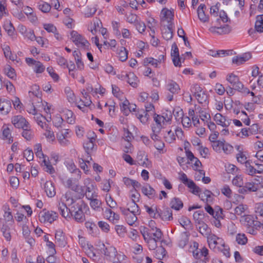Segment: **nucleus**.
I'll return each mask as SVG.
<instances>
[{
  "label": "nucleus",
  "mask_w": 263,
  "mask_h": 263,
  "mask_svg": "<svg viewBox=\"0 0 263 263\" xmlns=\"http://www.w3.org/2000/svg\"><path fill=\"white\" fill-rule=\"evenodd\" d=\"M0 229L6 240L10 241L11 239L10 228L2 222V218H0Z\"/></svg>",
  "instance_id": "b1692460"
},
{
  "label": "nucleus",
  "mask_w": 263,
  "mask_h": 263,
  "mask_svg": "<svg viewBox=\"0 0 263 263\" xmlns=\"http://www.w3.org/2000/svg\"><path fill=\"white\" fill-rule=\"evenodd\" d=\"M39 9L44 13H47L50 10L51 6L46 2H41L39 3Z\"/></svg>",
  "instance_id": "338daca9"
},
{
  "label": "nucleus",
  "mask_w": 263,
  "mask_h": 263,
  "mask_svg": "<svg viewBox=\"0 0 263 263\" xmlns=\"http://www.w3.org/2000/svg\"><path fill=\"white\" fill-rule=\"evenodd\" d=\"M191 91L194 93L199 103L202 104L206 102L208 96L199 85H194L191 88Z\"/></svg>",
  "instance_id": "6e6552de"
},
{
  "label": "nucleus",
  "mask_w": 263,
  "mask_h": 263,
  "mask_svg": "<svg viewBox=\"0 0 263 263\" xmlns=\"http://www.w3.org/2000/svg\"><path fill=\"white\" fill-rule=\"evenodd\" d=\"M95 142L92 141L86 140L83 143V147L88 155H90V153L95 149Z\"/></svg>",
  "instance_id": "79ce46f5"
},
{
  "label": "nucleus",
  "mask_w": 263,
  "mask_h": 263,
  "mask_svg": "<svg viewBox=\"0 0 263 263\" xmlns=\"http://www.w3.org/2000/svg\"><path fill=\"white\" fill-rule=\"evenodd\" d=\"M206 9V7L204 4H200L198 7L197 10V13L198 18L202 22H206L208 21L209 17L204 13V10Z\"/></svg>",
  "instance_id": "c756f323"
},
{
  "label": "nucleus",
  "mask_w": 263,
  "mask_h": 263,
  "mask_svg": "<svg viewBox=\"0 0 263 263\" xmlns=\"http://www.w3.org/2000/svg\"><path fill=\"white\" fill-rule=\"evenodd\" d=\"M240 222L246 227L248 233L255 235L256 229L260 224V222L255 220L254 217L250 215H244L241 217Z\"/></svg>",
  "instance_id": "7ed1b4c3"
},
{
  "label": "nucleus",
  "mask_w": 263,
  "mask_h": 263,
  "mask_svg": "<svg viewBox=\"0 0 263 263\" xmlns=\"http://www.w3.org/2000/svg\"><path fill=\"white\" fill-rule=\"evenodd\" d=\"M97 11L96 6H87L85 10L84 15L86 17H90L93 16Z\"/></svg>",
  "instance_id": "864d4df0"
},
{
  "label": "nucleus",
  "mask_w": 263,
  "mask_h": 263,
  "mask_svg": "<svg viewBox=\"0 0 263 263\" xmlns=\"http://www.w3.org/2000/svg\"><path fill=\"white\" fill-rule=\"evenodd\" d=\"M218 249L226 257H229L230 256V248L228 246L226 245L224 241H223V245L219 246L218 247Z\"/></svg>",
  "instance_id": "0e129e2a"
},
{
  "label": "nucleus",
  "mask_w": 263,
  "mask_h": 263,
  "mask_svg": "<svg viewBox=\"0 0 263 263\" xmlns=\"http://www.w3.org/2000/svg\"><path fill=\"white\" fill-rule=\"evenodd\" d=\"M116 252V250L114 247L110 246L105 248L104 245H103L102 253L109 258L115 257Z\"/></svg>",
  "instance_id": "f704fd0d"
},
{
  "label": "nucleus",
  "mask_w": 263,
  "mask_h": 263,
  "mask_svg": "<svg viewBox=\"0 0 263 263\" xmlns=\"http://www.w3.org/2000/svg\"><path fill=\"white\" fill-rule=\"evenodd\" d=\"M172 118V114L171 111L166 110L162 112L161 115L155 114L154 120L155 122L161 123L163 125L170 124Z\"/></svg>",
  "instance_id": "1a4fd4ad"
},
{
  "label": "nucleus",
  "mask_w": 263,
  "mask_h": 263,
  "mask_svg": "<svg viewBox=\"0 0 263 263\" xmlns=\"http://www.w3.org/2000/svg\"><path fill=\"white\" fill-rule=\"evenodd\" d=\"M171 56L174 65L176 67H180L181 65V61L182 60L183 61L184 58L182 59V58L179 57V49L175 43H174L172 45Z\"/></svg>",
  "instance_id": "9b49d317"
},
{
  "label": "nucleus",
  "mask_w": 263,
  "mask_h": 263,
  "mask_svg": "<svg viewBox=\"0 0 263 263\" xmlns=\"http://www.w3.org/2000/svg\"><path fill=\"white\" fill-rule=\"evenodd\" d=\"M3 129V137L4 140H7L8 143L13 142V137L11 136V129L8 125H4Z\"/></svg>",
  "instance_id": "393cba45"
},
{
  "label": "nucleus",
  "mask_w": 263,
  "mask_h": 263,
  "mask_svg": "<svg viewBox=\"0 0 263 263\" xmlns=\"http://www.w3.org/2000/svg\"><path fill=\"white\" fill-rule=\"evenodd\" d=\"M156 124H154L152 127V134L151 135V138L153 140H159L160 136V133L163 125L161 123L158 122H155Z\"/></svg>",
  "instance_id": "4be33fe9"
},
{
  "label": "nucleus",
  "mask_w": 263,
  "mask_h": 263,
  "mask_svg": "<svg viewBox=\"0 0 263 263\" xmlns=\"http://www.w3.org/2000/svg\"><path fill=\"white\" fill-rule=\"evenodd\" d=\"M165 141L169 143H173L176 140V136L171 130L168 131L164 136Z\"/></svg>",
  "instance_id": "603ef678"
},
{
  "label": "nucleus",
  "mask_w": 263,
  "mask_h": 263,
  "mask_svg": "<svg viewBox=\"0 0 263 263\" xmlns=\"http://www.w3.org/2000/svg\"><path fill=\"white\" fill-rule=\"evenodd\" d=\"M44 190L49 198L53 197L55 195V189L53 182L51 181H47L44 184Z\"/></svg>",
  "instance_id": "6ab92c4d"
},
{
  "label": "nucleus",
  "mask_w": 263,
  "mask_h": 263,
  "mask_svg": "<svg viewBox=\"0 0 263 263\" xmlns=\"http://www.w3.org/2000/svg\"><path fill=\"white\" fill-rule=\"evenodd\" d=\"M214 120L217 124L223 127H228L230 124V121L227 119L226 117L219 113L215 114Z\"/></svg>",
  "instance_id": "5701e85b"
},
{
  "label": "nucleus",
  "mask_w": 263,
  "mask_h": 263,
  "mask_svg": "<svg viewBox=\"0 0 263 263\" xmlns=\"http://www.w3.org/2000/svg\"><path fill=\"white\" fill-rule=\"evenodd\" d=\"M125 210L128 212L136 213V214H140V211L138 205L134 202H129L127 204V208Z\"/></svg>",
  "instance_id": "e433bc0d"
},
{
  "label": "nucleus",
  "mask_w": 263,
  "mask_h": 263,
  "mask_svg": "<svg viewBox=\"0 0 263 263\" xmlns=\"http://www.w3.org/2000/svg\"><path fill=\"white\" fill-rule=\"evenodd\" d=\"M179 175V179L183 184L192 190L191 192L193 194H197L200 192V188L195 184L193 180L189 179L185 173L181 172Z\"/></svg>",
  "instance_id": "0eeeda50"
},
{
  "label": "nucleus",
  "mask_w": 263,
  "mask_h": 263,
  "mask_svg": "<svg viewBox=\"0 0 263 263\" xmlns=\"http://www.w3.org/2000/svg\"><path fill=\"white\" fill-rule=\"evenodd\" d=\"M219 20H221L223 23H227L230 21V19L224 11H220L219 12V18L216 19L215 23H217Z\"/></svg>",
  "instance_id": "69168bd1"
},
{
  "label": "nucleus",
  "mask_w": 263,
  "mask_h": 263,
  "mask_svg": "<svg viewBox=\"0 0 263 263\" xmlns=\"http://www.w3.org/2000/svg\"><path fill=\"white\" fill-rule=\"evenodd\" d=\"M189 234L186 232L181 233L180 234L178 237V245L179 247L183 248L187 245L189 241Z\"/></svg>",
  "instance_id": "c85d7f7f"
},
{
  "label": "nucleus",
  "mask_w": 263,
  "mask_h": 263,
  "mask_svg": "<svg viewBox=\"0 0 263 263\" xmlns=\"http://www.w3.org/2000/svg\"><path fill=\"white\" fill-rule=\"evenodd\" d=\"M14 126L18 128H24L27 127L29 125V123L23 116L21 115L16 116L12 118L11 121Z\"/></svg>",
  "instance_id": "2eb2a0df"
},
{
  "label": "nucleus",
  "mask_w": 263,
  "mask_h": 263,
  "mask_svg": "<svg viewBox=\"0 0 263 263\" xmlns=\"http://www.w3.org/2000/svg\"><path fill=\"white\" fill-rule=\"evenodd\" d=\"M255 28L257 32H263V14L257 16Z\"/></svg>",
  "instance_id": "a18cd8bd"
},
{
  "label": "nucleus",
  "mask_w": 263,
  "mask_h": 263,
  "mask_svg": "<svg viewBox=\"0 0 263 263\" xmlns=\"http://www.w3.org/2000/svg\"><path fill=\"white\" fill-rule=\"evenodd\" d=\"M3 210L4 212V218L6 222H13V218L11 212L10 211V208L8 204H6L3 206Z\"/></svg>",
  "instance_id": "2f4dec72"
},
{
  "label": "nucleus",
  "mask_w": 263,
  "mask_h": 263,
  "mask_svg": "<svg viewBox=\"0 0 263 263\" xmlns=\"http://www.w3.org/2000/svg\"><path fill=\"white\" fill-rule=\"evenodd\" d=\"M119 59L122 61H125L128 58V51L124 47H120L117 50V52Z\"/></svg>",
  "instance_id": "ea45409f"
},
{
  "label": "nucleus",
  "mask_w": 263,
  "mask_h": 263,
  "mask_svg": "<svg viewBox=\"0 0 263 263\" xmlns=\"http://www.w3.org/2000/svg\"><path fill=\"white\" fill-rule=\"evenodd\" d=\"M93 185H89L86 187L85 195L86 198H92L93 197H97V195L93 191Z\"/></svg>",
  "instance_id": "09e8293b"
},
{
  "label": "nucleus",
  "mask_w": 263,
  "mask_h": 263,
  "mask_svg": "<svg viewBox=\"0 0 263 263\" xmlns=\"http://www.w3.org/2000/svg\"><path fill=\"white\" fill-rule=\"evenodd\" d=\"M105 199L106 204L110 208L109 209H114L117 208V202L113 199L110 194H106L105 196Z\"/></svg>",
  "instance_id": "49530a36"
},
{
  "label": "nucleus",
  "mask_w": 263,
  "mask_h": 263,
  "mask_svg": "<svg viewBox=\"0 0 263 263\" xmlns=\"http://www.w3.org/2000/svg\"><path fill=\"white\" fill-rule=\"evenodd\" d=\"M173 29L171 25L166 28H164L162 31V36L163 39L168 41L172 39L173 36Z\"/></svg>",
  "instance_id": "58836bf2"
},
{
  "label": "nucleus",
  "mask_w": 263,
  "mask_h": 263,
  "mask_svg": "<svg viewBox=\"0 0 263 263\" xmlns=\"http://www.w3.org/2000/svg\"><path fill=\"white\" fill-rule=\"evenodd\" d=\"M123 182L126 186L128 187L132 186L133 189H139L141 186L140 183L137 181L127 177H124L123 178Z\"/></svg>",
  "instance_id": "72a5a7b5"
},
{
  "label": "nucleus",
  "mask_w": 263,
  "mask_h": 263,
  "mask_svg": "<svg viewBox=\"0 0 263 263\" xmlns=\"http://www.w3.org/2000/svg\"><path fill=\"white\" fill-rule=\"evenodd\" d=\"M121 78L122 80L127 78V82L129 85L134 88H136L138 86L139 80L136 76L134 73L130 72L125 75L122 74Z\"/></svg>",
  "instance_id": "a211bd4d"
},
{
  "label": "nucleus",
  "mask_w": 263,
  "mask_h": 263,
  "mask_svg": "<svg viewBox=\"0 0 263 263\" xmlns=\"http://www.w3.org/2000/svg\"><path fill=\"white\" fill-rule=\"evenodd\" d=\"M119 209L122 214L124 216L127 222L130 226H132L137 220V216L139 214H136V213L128 212L125 210V208L124 207L121 206Z\"/></svg>",
  "instance_id": "ddd939ff"
},
{
  "label": "nucleus",
  "mask_w": 263,
  "mask_h": 263,
  "mask_svg": "<svg viewBox=\"0 0 263 263\" xmlns=\"http://www.w3.org/2000/svg\"><path fill=\"white\" fill-rule=\"evenodd\" d=\"M140 229L144 240L147 244L149 249L151 250H155L157 248V242L158 241L152 238L149 229L146 227L141 226Z\"/></svg>",
  "instance_id": "20e7f679"
},
{
  "label": "nucleus",
  "mask_w": 263,
  "mask_h": 263,
  "mask_svg": "<svg viewBox=\"0 0 263 263\" xmlns=\"http://www.w3.org/2000/svg\"><path fill=\"white\" fill-rule=\"evenodd\" d=\"M248 210V206L242 203H238L234 209L235 216H242Z\"/></svg>",
  "instance_id": "cd10ccee"
},
{
  "label": "nucleus",
  "mask_w": 263,
  "mask_h": 263,
  "mask_svg": "<svg viewBox=\"0 0 263 263\" xmlns=\"http://www.w3.org/2000/svg\"><path fill=\"white\" fill-rule=\"evenodd\" d=\"M142 192L149 198L154 197L155 194V190L149 184H146L142 187Z\"/></svg>",
  "instance_id": "a19ab883"
},
{
  "label": "nucleus",
  "mask_w": 263,
  "mask_h": 263,
  "mask_svg": "<svg viewBox=\"0 0 263 263\" xmlns=\"http://www.w3.org/2000/svg\"><path fill=\"white\" fill-rule=\"evenodd\" d=\"M3 50L4 51L5 57L7 59H9L12 61H14L15 60L16 55L12 53L10 48L9 46L6 45H4Z\"/></svg>",
  "instance_id": "de8ad7c7"
},
{
  "label": "nucleus",
  "mask_w": 263,
  "mask_h": 263,
  "mask_svg": "<svg viewBox=\"0 0 263 263\" xmlns=\"http://www.w3.org/2000/svg\"><path fill=\"white\" fill-rule=\"evenodd\" d=\"M167 90L173 94L178 93L180 90V87L178 84L173 80H170L166 85Z\"/></svg>",
  "instance_id": "a878e982"
},
{
  "label": "nucleus",
  "mask_w": 263,
  "mask_h": 263,
  "mask_svg": "<svg viewBox=\"0 0 263 263\" xmlns=\"http://www.w3.org/2000/svg\"><path fill=\"white\" fill-rule=\"evenodd\" d=\"M69 138V132L68 129L62 130L57 134V138L62 146H68L70 144Z\"/></svg>",
  "instance_id": "4468645a"
},
{
  "label": "nucleus",
  "mask_w": 263,
  "mask_h": 263,
  "mask_svg": "<svg viewBox=\"0 0 263 263\" xmlns=\"http://www.w3.org/2000/svg\"><path fill=\"white\" fill-rule=\"evenodd\" d=\"M106 212L107 214H111V216L110 215L109 216L110 221H112V222H116L119 220V219H120L119 215L115 213L110 209L106 208Z\"/></svg>",
  "instance_id": "6e6d98bb"
},
{
  "label": "nucleus",
  "mask_w": 263,
  "mask_h": 263,
  "mask_svg": "<svg viewBox=\"0 0 263 263\" xmlns=\"http://www.w3.org/2000/svg\"><path fill=\"white\" fill-rule=\"evenodd\" d=\"M197 195H198L199 197L201 200L208 202L211 200L212 192L208 190H205L204 191L201 192L200 190V192Z\"/></svg>",
  "instance_id": "c9c22d12"
},
{
  "label": "nucleus",
  "mask_w": 263,
  "mask_h": 263,
  "mask_svg": "<svg viewBox=\"0 0 263 263\" xmlns=\"http://www.w3.org/2000/svg\"><path fill=\"white\" fill-rule=\"evenodd\" d=\"M65 92L66 94L67 100L70 103H73L76 101V99L75 95L70 87H66Z\"/></svg>",
  "instance_id": "8fccbe9b"
},
{
  "label": "nucleus",
  "mask_w": 263,
  "mask_h": 263,
  "mask_svg": "<svg viewBox=\"0 0 263 263\" xmlns=\"http://www.w3.org/2000/svg\"><path fill=\"white\" fill-rule=\"evenodd\" d=\"M29 97L32 99V102H33V100L34 102H35L36 100L38 103H40V102L42 101L40 88L39 86L37 85H33L31 87V90L29 91Z\"/></svg>",
  "instance_id": "dca6fc26"
},
{
  "label": "nucleus",
  "mask_w": 263,
  "mask_h": 263,
  "mask_svg": "<svg viewBox=\"0 0 263 263\" xmlns=\"http://www.w3.org/2000/svg\"><path fill=\"white\" fill-rule=\"evenodd\" d=\"M137 30L140 33L144 32L146 29L145 23L139 19L134 24Z\"/></svg>",
  "instance_id": "13d9d810"
},
{
  "label": "nucleus",
  "mask_w": 263,
  "mask_h": 263,
  "mask_svg": "<svg viewBox=\"0 0 263 263\" xmlns=\"http://www.w3.org/2000/svg\"><path fill=\"white\" fill-rule=\"evenodd\" d=\"M206 238L209 246L211 248L214 249L216 248H218L219 246L223 245V239L211 233Z\"/></svg>",
  "instance_id": "f8f14e48"
},
{
  "label": "nucleus",
  "mask_w": 263,
  "mask_h": 263,
  "mask_svg": "<svg viewBox=\"0 0 263 263\" xmlns=\"http://www.w3.org/2000/svg\"><path fill=\"white\" fill-rule=\"evenodd\" d=\"M71 39L72 42L79 47L87 49L89 47V43L81 34L76 31L71 32Z\"/></svg>",
  "instance_id": "423d86ee"
},
{
  "label": "nucleus",
  "mask_w": 263,
  "mask_h": 263,
  "mask_svg": "<svg viewBox=\"0 0 263 263\" xmlns=\"http://www.w3.org/2000/svg\"><path fill=\"white\" fill-rule=\"evenodd\" d=\"M170 206L175 210H179L183 207V203L180 199L175 197L172 199Z\"/></svg>",
  "instance_id": "37998d69"
},
{
  "label": "nucleus",
  "mask_w": 263,
  "mask_h": 263,
  "mask_svg": "<svg viewBox=\"0 0 263 263\" xmlns=\"http://www.w3.org/2000/svg\"><path fill=\"white\" fill-rule=\"evenodd\" d=\"M90 200V205L91 208L95 211H100V207L102 205L101 200L98 199L97 197H93L92 198H88Z\"/></svg>",
  "instance_id": "473e14b6"
},
{
  "label": "nucleus",
  "mask_w": 263,
  "mask_h": 263,
  "mask_svg": "<svg viewBox=\"0 0 263 263\" xmlns=\"http://www.w3.org/2000/svg\"><path fill=\"white\" fill-rule=\"evenodd\" d=\"M251 58V53L247 52L241 55L233 57L232 59V62L237 65H240L248 61Z\"/></svg>",
  "instance_id": "412c9836"
},
{
  "label": "nucleus",
  "mask_w": 263,
  "mask_h": 263,
  "mask_svg": "<svg viewBox=\"0 0 263 263\" xmlns=\"http://www.w3.org/2000/svg\"><path fill=\"white\" fill-rule=\"evenodd\" d=\"M165 250L164 248L159 247L157 248L155 252V257L158 259H162L165 254Z\"/></svg>",
  "instance_id": "774afa93"
},
{
  "label": "nucleus",
  "mask_w": 263,
  "mask_h": 263,
  "mask_svg": "<svg viewBox=\"0 0 263 263\" xmlns=\"http://www.w3.org/2000/svg\"><path fill=\"white\" fill-rule=\"evenodd\" d=\"M4 70L5 73L9 78L11 79H14L15 78L16 74L15 73V70L10 66L7 65L5 67Z\"/></svg>",
  "instance_id": "e2e57ef3"
},
{
  "label": "nucleus",
  "mask_w": 263,
  "mask_h": 263,
  "mask_svg": "<svg viewBox=\"0 0 263 263\" xmlns=\"http://www.w3.org/2000/svg\"><path fill=\"white\" fill-rule=\"evenodd\" d=\"M236 241L238 244L244 245L247 243L248 239L245 234L238 233L236 235Z\"/></svg>",
  "instance_id": "4d7b16f0"
},
{
  "label": "nucleus",
  "mask_w": 263,
  "mask_h": 263,
  "mask_svg": "<svg viewBox=\"0 0 263 263\" xmlns=\"http://www.w3.org/2000/svg\"><path fill=\"white\" fill-rule=\"evenodd\" d=\"M144 208L146 212L151 217L154 218H157L161 216L160 214L157 211L156 206L153 205L151 206H149L147 205H144Z\"/></svg>",
  "instance_id": "bb28decb"
},
{
  "label": "nucleus",
  "mask_w": 263,
  "mask_h": 263,
  "mask_svg": "<svg viewBox=\"0 0 263 263\" xmlns=\"http://www.w3.org/2000/svg\"><path fill=\"white\" fill-rule=\"evenodd\" d=\"M130 198L132 199L131 202H134L136 203L138 202L140 199V195L137 191V189H133L130 191Z\"/></svg>",
  "instance_id": "052dcab7"
},
{
  "label": "nucleus",
  "mask_w": 263,
  "mask_h": 263,
  "mask_svg": "<svg viewBox=\"0 0 263 263\" xmlns=\"http://www.w3.org/2000/svg\"><path fill=\"white\" fill-rule=\"evenodd\" d=\"M151 237L158 241H160L162 237V233L159 229H156L154 231H150Z\"/></svg>",
  "instance_id": "680f3d73"
},
{
  "label": "nucleus",
  "mask_w": 263,
  "mask_h": 263,
  "mask_svg": "<svg viewBox=\"0 0 263 263\" xmlns=\"http://www.w3.org/2000/svg\"><path fill=\"white\" fill-rule=\"evenodd\" d=\"M22 135L26 140L28 141L31 140L33 138L34 133L30 128L29 125H28L27 127L23 128Z\"/></svg>",
  "instance_id": "4c0bfd02"
},
{
  "label": "nucleus",
  "mask_w": 263,
  "mask_h": 263,
  "mask_svg": "<svg viewBox=\"0 0 263 263\" xmlns=\"http://www.w3.org/2000/svg\"><path fill=\"white\" fill-rule=\"evenodd\" d=\"M226 80L233 87L234 89L238 91L242 90L243 84L240 82L238 77L233 74L229 73L227 75Z\"/></svg>",
  "instance_id": "9d476101"
},
{
  "label": "nucleus",
  "mask_w": 263,
  "mask_h": 263,
  "mask_svg": "<svg viewBox=\"0 0 263 263\" xmlns=\"http://www.w3.org/2000/svg\"><path fill=\"white\" fill-rule=\"evenodd\" d=\"M199 232L204 236L207 237L210 235L211 233V230L206 224L203 222L200 224L199 227Z\"/></svg>",
  "instance_id": "c03bdc74"
},
{
  "label": "nucleus",
  "mask_w": 263,
  "mask_h": 263,
  "mask_svg": "<svg viewBox=\"0 0 263 263\" xmlns=\"http://www.w3.org/2000/svg\"><path fill=\"white\" fill-rule=\"evenodd\" d=\"M160 17L161 21L166 22L169 23L173 20L174 14L172 10L164 8L161 11Z\"/></svg>",
  "instance_id": "aec40b11"
},
{
  "label": "nucleus",
  "mask_w": 263,
  "mask_h": 263,
  "mask_svg": "<svg viewBox=\"0 0 263 263\" xmlns=\"http://www.w3.org/2000/svg\"><path fill=\"white\" fill-rule=\"evenodd\" d=\"M74 203V199L71 196L70 192H67L61 198L58 205V208L61 215L66 218L69 216V209L67 205L69 206Z\"/></svg>",
  "instance_id": "f03ea898"
},
{
  "label": "nucleus",
  "mask_w": 263,
  "mask_h": 263,
  "mask_svg": "<svg viewBox=\"0 0 263 263\" xmlns=\"http://www.w3.org/2000/svg\"><path fill=\"white\" fill-rule=\"evenodd\" d=\"M58 217V214L52 211L42 210L39 215V220L42 223L49 222L51 223Z\"/></svg>",
  "instance_id": "39448f33"
},
{
  "label": "nucleus",
  "mask_w": 263,
  "mask_h": 263,
  "mask_svg": "<svg viewBox=\"0 0 263 263\" xmlns=\"http://www.w3.org/2000/svg\"><path fill=\"white\" fill-rule=\"evenodd\" d=\"M55 242L61 247H64L67 245L66 236L62 230H58L55 233Z\"/></svg>",
  "instance_id": "f3484780"
},
{
  "label": "nucleus",
  "mask_w": 263,
  "mask_h": 263,
  "mask_svg": "<svg viewBox=\"0 0 263 263\" xmlns=\"http://www.w3.org/2000/svg\"><path fill=\"white\" fill-rule=\"evenodd\" d=\"M198 173L200 174V176L195 175V178L197 180H200L202 179V181L204 183H209L211 181V179L209 177H205V172L203 170H200Z\"/></svg>",
  "instance_id": "bf43d9fd"
},
{
  "label": "nucleus",
  "mask_w": 263,
  "mask_h": 263,
  "mask_svg": "<svg viewBox=\"0 0 263 263\" xmlns=\"http://www.w3.org/2000/svg\"><path fill=\"white\" fill-rule=\"evenodd\" d=\"M86 204L83 201H79L74 203L69 209V214H70L73 218L78 222H82L85 220L84 210L87 208ZM69 216L68 217H69Z\"/></svg>",
  "instance_id": "f257e3e1"
},
{
  "label": "nucleus",
  "mask_w": 263,
  "mask_h": 263,
  "mask_svg": "<svg viewBox=\"0 0 263 263\" xmlns=\"http://www.w3.org/2000/svg\"><path fill=\"white\" fill-rule=\"evenodd\" d=\"M179 222L180 224L185 229H188L191 227V222L190 220L186 217L182 216L179 219Z\"/></svg>",
  "instance_id": "5fc2aeb1"
},
{
  "label": "nucleus",
  "mask_w": 263,
  "mask_h": 263,
  "mask_svg": "<svg viewBox=\"0 0 263 263\" xmlns=\"http://www.w3.org/2000/svg\"><path fill=\"white\" fill-rule=\"evenodd\" d=\"M224 140H217L212 143L213 149L216 152L221 153L222 152V146L224 142Z\"/></svg>",
  "instance_id": "3c124183"
},
{
  "label": "nucleus",
  "mask_w": 263,
  "mask_h": 263,
  "mask_svg": "<svg viewBox=\"0 0 263 263\" xmlns=\"http://www.w3.org/2000/svg\"><path fill=\"white\" fill-rule=\"evenodd\" d=\"M11 108V102L9 100L0 101V110L4 114H7Z\"/></svg>",
  "instance_id": "7c9ffc66"
}]
</instances>
